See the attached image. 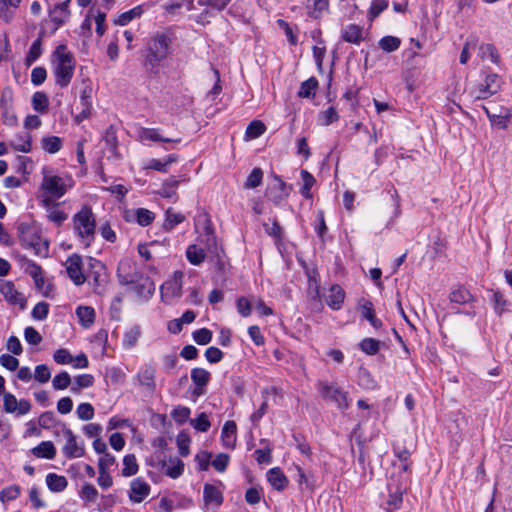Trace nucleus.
<instances>
[{
    "mask_svg": "<svg viewBox=\"0 0 512 512\" xmlns=\"http://www.w3.org/2000/svg\"><path fill=\"white\" fill-rule=\"evenodd\" d=\"M77 417L82 421H89L94 417V408L90 403H81L76 409Z\"/></svg>",
    "mask_w": 512,
    "mask_h": 512,
    "instance_id": "09e8293b",
    "label": "nucleus"
},
{
    "mask_svg": "<svg viewBox=\"0 0 512 512\" xmlns=\"http://www.w3.org/2000/svg\"><path fill=\"white\" fill-rule=\"evenodd\" d=\"M338 114L335 108L329 107L325 111L321 112L320 114V123L323 126H328L331 123L338 120Z\"/></svg>",
    "mask_w": 512,
    "mask_h": 512,
    "instance_id": "0e129e2a",
    "label": "nucleus"
},
{
    "mask_svg": "<svg viewBox=\"0 0 512 512\" xmlns=\"http://www.w3.org/2000/svg\"><path fill=\"white\" fill-rule=\"evenodd\" d=\"M53 360L60 365H70L73 361V356L67 349L60 348L54 352Z\"/></svg>",
    "mask_w": 512,
    "mask_h": 512,
    "instance_id": "3c124183",
    "label": "nucleus"
},
{
    "mask_svg": "<svg viewBox=\"0 0 512 512\" xmlns=\"http://www.w3.org/2000/svg\"><path fill=\"white\" fill-rule=\"evenodd\" d=\"M142 13H143L142 6H136V7L132 8L131 10L126 11V12L122 13L121 15H119V17L117 18L115 23L120 26H125L133 19L139 18L142 15Z\"/></svg>",
    "mask_w": 512,
    "mask_h": 512,
    "instance_id": "a19ab883",
    "label": "nucleus"
},
{
    "mask_svg": "<svg viewBox=\"0 0 512 512\" xmlns=\"http://www.w3.org/2000/svg\"><path fill=\"white\" fill-rule=\"evenodd\" d=\"M492 301L494 304L495 312L498 315H501L503 312L506 311L508 302L501 292H499V291L494 292L493 296H492Z\"/></svg>",
    "mask_w": 512,
    "mask_h": 512,
    "instance_id": "6e6d98bb",
    "label": "nucleus"
},
{
    "mask_svg": "<svg viewBox=\"0 0 512 512\" xmlns=\"http://www.w3.org/2000/svg\"><path fill=\"white\" fill-rule=\"evenodd\" d=\"M378 44L384 52L391 53L400 47L401 41L395 36H385L379 40Z\"/></svg>",
    "mask_w": 512,
    "mask_h": 512,
    "instance_id": "79ce46f5",
    "label": "nucleus"
},
{
    "mask_svg": "<svg viewBox=\"0 0 512 512\" xmlns=\"http://www.w3.org/2000/svg\"><path fill=\"white\" fill-rule=\"evenodd\" d=\"M161 471L172 479L179 478L184 472V463L177 457H170L159 463Z\"/></svg>",
    "mask_w": 512,
    "mask_h": 512,
    "instance_id": "2eb2a0df",
    "label": "nucleus"
},
{
    "mask_svg": "<svg viewBox=\"0 0 512 512\" xmlns=\"http://www.w3.org/2000/svg\"><path fill=\"white\" fill-rule=\"evenodd\" d=\"M266 131V126L263 122L259 120H255L251 122L246 131H245V139L252 140L260 137Z\"/></svg>",
    "mask_w": 512,
    "mask_h": 512,
    "instance_id": "e433bc0d",
    "label": "nucleus"
},
{
    "mask_svg": "<svg viewBox=\"0 0 512 512\" xmlns=\"http://www.w3.org/2000/svg\"><path fill=\"white\" fill-rule=\"evenodd\" d=\"M138 138L142 142L146 141H163V142H179V140H172L164 138L160 135L158 129L154 128H140L138 131Z\"/></svg>",
    "mask_w": 512,
    "mask_h": 512,
    "instance_id": "c756f323",
    "label": "nucleus"
},
{
    "mask_svg": "<svg viewBox=\"0 0 512 512\" xmlns=\"http://www.w3.org/2000/svg\"><path fill=\"white\" fill-rule=\"evenodd\" d=\"M480 53L482 58H490L493 63H498L499 55L496 48L492 44H484L480 47Z\"/></svg>",
    "mask_w": 512,
    "mask_h": 512,
    "instance_id": "69168bd1",
    "label": "nucleus"
},
{
    "mask_svg": "<svg viewBox=\"0 0 512 512\" xmlns=\"http://www.w3.org/2000/svg\"><path fill=\"white\" fill-rule=\"evenodd\" d=\"M66 272L71 281L80 286L85 283L86 276L83 273L82 259L79 255L69 256L65 262Z\"/></svg>",
    "mask_w": 512,
    "mask_h": 512,
    "instance_id": "f8f14e48",
    "label": "nucleus"
},
{
    "mask_svg": "<svg viewBox=\"0 0 512 512\" xmlns=\"http://www.w3.org/2000/svg\"><path fill=\"white\" fill-rule=\"evenodd\" d=\"M75 58L66 45H58L51 55V69L55 83L61 88L67 87L75 71Z\"/></svg>",
    "mask_w": 512,
    "mask_h": 512,
    "instance_id": "f257e3e1",
    "label": "nucleus"
},
{
    "mask_svg": "<svg viewBox=\"0 0 512 512\" xmlns=\"http://www.w3.org/2000/svg\"><path fill=\"white\" fill-rule=\"evenodd\" d=\"M341 37L345 42L359 45L364 40L363 27L349 24L342 29Z\"/></svg>",
    "mask_w": 512,
    "mask_h": 512,
    "instance_id": "4be33fe9",
    "label": "nucleus"
},
{
    "mask_svg": "<svg viewBox=\"0 0 512 512\" xmlns=\"http://www.w3.org/2000/svg\"><path fill=\"white\" fill-rule=\"evenodd\" d=\"M165 216L166 217L163 227L167 231L172 230L176 225L182 223L185 219L181 213H178L171 208L167 209Z\"/></svg>",
    "mask_w": 512,
    "mask_h": 512,
    "instance_id": "c9c22d12",
    "label": "nucleus"
},
{
    "mask_svg": "<svg viewBox=\"0 0 512 512\" xmlns=\"http://www.w3.org/2000/svg\"><path fill=\"white\" fill-rule=\"evenodd\" d=\"M45 481L48 489L55 493L64 491L68 485L66 477L56 473H48Z\"/></svg>",
    "mask_w": 512,
    "mask_h": 512,
    "instance_id": "c85d7f7f",
    "label": "nucleus"
},
{
    "mask_svg": "<svg viewBox=\"0 0 512 512\" xmlns=\"http://www.w3.org/2000/svg\"><path fill=\"white\" fill-rule=\"evenodd\" d=\"M34 378L37 382L43 384L51 378V371L45 364H40L35 367Z\"/></svg>",
    "mask_w": 512,
    "mask_h": 512,
    "instance_id": "603ef678",
    "label": "nucleus"
},
{
    "mask_svg": "<svg viewBox=\"0 0 512 512\" xmlns=\"http://www.w3.org/2000/svg\"><path fill=\"white\" fill-rule=\"evenodd\" d=\"M41 206L45 209L47 219L57 226H60L68 218V215L60 209L59 203L48 198H41Z\"/></svg>",
    "mask_w": 512,
    "mask_h": 512,
    "instance_id": "4468645a",
    "label": "nucleus"
},
{
    "mask_svg": "<svg viewBox=\"0 0 512 512\" xmlns=\"http://www.w3.org/2000/svg\"><path fill=\"white\" fill-rule=\"evenodd\" d=\"M263 172L260 168H254L245 182V188L253 189L262 183Z\"/></svg>",
    "mask_w": 512,
    "mask_h": 512,
    "instance_id": "8fccbe9b",
    "label": "nucleus"
},
{
    "mask_svg": "<svg viewBox=\"0 0 512 512\" xmlns=\"http://www.w3.org/2000/svg\"><path fill=\"white\" fill-rule=\"evenodd\" d=\"M72 382L71 376L68 372L62 371L54 376L52 379V386L55 390H65Z\"/></svg>",
    "mask_w": 512,
    "mask_h": 512,
    "instance_id": "37998d69",
    "label": "nucleus"
},
{
    "mask_svg": "<svg viewBox=\"0 0 512 512\" xmlns=\"http://www.w3.org/2000/svg\"><path fill=\"white\" fill-rule=\"evenodd\" d=\"M0 364L9 371H15L19 366V360L10 354H2Z\"/></svg>",
    "mask_w": 512,
    "mask_h": 512,
    "instance_id": "774afa93",
    "label": "nucleus"
},
{
    "mask_svg": "<svg viewBox=\"0 0 512 512\" xmlns=\"http://www.w3.org/2000/svg\"><path fill=\"white\" fill-rule=\"evenodd\" d=\"M122 464L123 468L121 470V475L123 477H131L138 473L139 465L134 454L125 455L122 460Z\"/></svg>",
    "mask_w": 512,
    "mask_h": 512,
    "instance_id": "473e14b6",
    "label": "nucleus"
},
{
    "mask_svg": "<svg viewBox=\"0 0 512 512\" xmlns=\"http://www.w3.org/2000/svg\"><path fill=\"white\" fill-rule=\"evenodd\" d=\"M344 298L345 293L343 289L338 285H333L326 296V303L332 309L338 310L341 308Z\"/></svg>",
    "mask_w": 512,
    "mask_h": 512,
    "instance_id": "cd10ccee",
    "label": "nucleus"
},
{
    "mask_svg": "<svg viewBox=\"0 0 512 512\" xmlns=\"http://www.w3.org/2000/svg\"><path fill=\"white\" fill-rule=\"evenodd\" d=\"M388 7V1L386 0H373L369 9V19L372 21L380 15Z\"/></svg>",
    "mask_w": 512,
    "mask_h": 512,
    "instance_id": "4d7b16f0",
    "label": "nucleus"
},
{
    "mask_svg": "<svg viewBox=\"0 0 512 512\" xmlns=\"http://www.w3.org/2000/svg\"><path fill=\"white\" fill-rule=\"evenodd\" d=\"M171 43V37L167 33H155L149 42L148 60L151 63L164 60L170 53Z\"/></svg>",
    "mask_w": 512,
    "mask_h": 512,
    "instance_id": "39448f33",
    "label": "nucleus"
},
{
    "mask_svg": "<svg viewBox=\"0 0 512 512\" xmlns=\"http://www.w3.org/2000/svg\"><path fill=\"white\" fill-rule=\"evenodd\" d=\"M186 258L192 265L198 266L205 260L206 253L201 247L192 244L186 249Z\"/></svg>",
    "mask_w": 512,
    "mask_h": 512,
    "instance_id": "72a5a7b5",
    "label": "nucleus"
},
{
    "mask_svg": "<svg viewBox=\"0 0 512 512\" xmlns=\"http://www.w3.org/2000/svg\"><path fill=\"white\" fill-rule=\"evenodd\" d=\"M483 83L485 84L487 91L494 95L500 91L502 79L496 73H489L486 75Z\"/></svg>",
    "mask_w": 512,
    "mask_h": 512,
    "instance_id": "58836bf2",
    "label": "nucleus"
},
{
    "mask_svg": "<svg viewBox=\"0 0 512 512\" xmlns=\"http://www.w3.org/2000/svg\"><path fill=\"white\" fill-rule=\"evenodd\" d=\"M134 290L141 299L148 300L155 292V283L149 277L141 278Z\"/></svg>",
    "mask_w": 512,
    "mask_h": 512,
    "instance_id": "393cba45",
    "label": "nucleus"
},
{
    "mask_svg": "<svg viewBox=\"0 0 512 512\" xmlns=\"http://www.w3.org/2000/svg\"><path fill=\"white\" fill-rule=\"evenodd\" d=\"M203 500L207 509L218 508L223 503V495L214 485L205 484L203 488Z\"/></svg>",
    "mask_w": 512,
    "mask_h": 512,
    "instance_id": "dca6fc26",
    "label": "nucleus"
},
{
    "mask_svg": "<svg viewBox=\"0 0 512 512\" xmlns=\"http://www.w3.org/2000/svg\"><path fill=\"white\" fill-rule=\"evenodd\" d=\"M98 496L97 489L89 483H86L82 486L80 491V497L85 501H95Z\"/></svg>",
    "mask_w": 512,
    "mask_h": 512,
    "instance_id": "e2e57ef3",
    "label": "nucleus"
},
{
    "mask_svg": "<svg viewBox=\"0 0 512 512\" xmlns=\"http://www.w3.org/2000/svg\"><path fill=\"white\" fill-rule=\"evenodd\" d=\"M221 441L224 447L234 449L237 441V425L234 421L225 422L222 432Z\"/></svg>",
    "mask_w": 512,
    "mask_h": 512,
    "instance_id": "aec40b11",
    "label": "nucleus"
},
{
    "mask_svg": "<svg viewBox=\"0 0 512 512\" xmlns=\"http://www.w3.org/2000/svg\"><path fill=\"white\" fill-rule=\"evenodd\" d=\"M72 184L73 182L70 178H64L44 170L43 180L41 183V198H48L51 201H56L66 194V192L72 187Z\"/></svg>",
    "mask_w": 512,
    "mask_h": 512,
    "instance_id": "7ed1b4c3",
    "label": "nucleus"
},
{
    "mask_svg": "<svg viewBox=\"0 0 512 512\" xmlns=\"http://www.w3.org/2000/svg\"><path fill=\"white\" fill-rule=\"evenodd\" d=\"M511 117V114L508 109H503L499 114L494 113L493 115H489V121L492 126H497L501 129H507L508 122Z\"/></svg>",
    "mask_w": 512,
    "mask_h": 512,
    "instance_id": "4c0bfd02",
    "label": "nucleus"
},
{
    "mask_svg": "<svg viewBox=\"0 0 512 512\" xmlns=\"http://www.w3.org/2000/svg\"><path fill=\"white\" fill-rule=\"evenodd\" d=\"M49 100L45 93L43 92H36L32 96V106L33 109L38 112H46L48 109Z\"/></svg>",
    "mask_w": 512,
    "mask_h": 512,
    "instance_id": "a18cd8bd",
    "label": "nucleus"
},
{
    "mask_svg": "<svg viewBox=\"0 0 512 512\" xmlns=\"http://www.w3.org/2000/svg\"><path fill=\"white\" fill-rule=\"evenodd\" d=\"M76 315L80 324L85 328L90 327L94 323L95 310L90 306H79L76 309Z\"/></svg>",
    "mask_w": 512,
    "mask_h": 512,
    "instance_id": "2f4dec72",
    "label": "nucleus"
},
{
    "mask_svg": "<svg viewBox=\"0 0 512 512\" xmlns=\"http://www.w3.org/2000/svg\"><path fill=\"white\" fill-rule=\"evenodd\" d=\"M301 179L303 182L302 187H301V194L305 198L309 199L312 197L310 190L315 183V178L308 171L302 170L301 171Z\"/></svg>",
    "mask_w": 512,
    "mask_h": 512,
    "instance_id": "c03bdc74",
    "label": "nucleus"
},
{
    "mask_svg": "<svg viewBox=\"0 0 512 512\" xmlns=\"http://www.w3.org/2000/svg\"><path fill=\"white\" fill-rule=\"evenodd\" d=\"M191 379L196 385L193 394L200 396L204 393V387L207 385L210 379V373L203 368H194L191 371Z\"/></svg>",
    "mask_w": 512,
    "mask_h": 512,
    "instance_id": "412c9836",
    "label": "nucleus"
},
{
    "mask_svg": "<svg viewBox=\"0 0 512 512\" xmlns=\"http://www.w3.org/2000/svg\"><path fill=\"white\" fill-rule=\"evenodd\" d=\"M62 435L65 440V444L62 447V453L67 458H80L84 455V446L77 442L76 436L69 428L62 430Z\"/></svg>",
    "mask_w": 512,
    "mask_h": 512,
    "instance_id": "1a4fd4ad",
    "label": "nucleus"
},
{
    "mask_svg": "<svg viewBox=\"0 0 512 512\" xmlns=\"http://www.w3.org/2000/svg\"><path fill=\"white\" fill-rule=\"evenodd\" d=\"M308 15L313 19L321 18L329 10L328 0H307Z\"/></svg>",
    "mask_w": 512,
    "mask_h": 512,
    "instance_id": "a878e982",
    "label": "nucleus"
},
{
    "mask_svg": "<svg viewBox=\"0 0 512 512\" xmlns=\"http://www.w3.org/2000/svg\"><path fill=\"white\" fill-rule=\"evenodd\" d=\"M191 425L198 431L206 432L210 428V421L205 413H201L196 419L191 420Z\"/></svg>",
    "mask_w": 512,
    "mask_h": 512,
    "instance_id": "338daca9",
    "label": "nucleus"
},
{
    "mask_svg": "<svg viewBox=\"0 0 512 512\" xmlns=\"http://www.w3.org/2000/svg\"><path fill=\"white\" fill-rule=\"evenodd\" d=\"M32 453L38 458L51 460L55 458L56 449L51 441H43L32 449Z\"/></svg>",
    "mask_w": 512,
    "mask_h": 512,
    "instance_id": "7c9ffc66",
    "label": "nucleus"
},
{
    "mask_svg": "<svg viewBox=\"0 0 512 512\" xmlns=\"http://www.w3.org/2000/svg\"><path fill=\"white\" fill-rule=\"evenodd\" d=\"M449 300L452 304L472 305L475 297L462 285L454 286L449 293Z\"/></svg>",
    "mask_w": 512,
    "mask_h": 512,
    "instance_id": "f3484780",
    "label": "nucleus"
},
{
    "mask_svg": "<svg viewBox=\"0 0 512 512\" xmlns=\"http://www.w3.org/2000/svg\"><path fill=\"white\" fill-rule=\"evenodd\" d=\"M163 8L170 14H174L178 9L185 8L188 11L194 9L192 0H182L179 2H174L170 4H166Z\"/></svg>",
    "mask_w": 512,
    "mask_h": 512,
    "instance_id": "864d4df0",
    "label": "nucleus"
},
{
    "mask_svg": "<svg viewBox=\"0 0 512 512\" xmlns=\"http://www.w3.org/2000/svg\"><path fill=\"white\" fill-rule=\"evenodd\" d=\"M267 480L278 491L284 490L288 485V478L278 467L272 468L267 472Z\"/></svg>",
    "mask_w": 512,
    "mask_h": 512,
    "instance_id": "b1692460",
    "label": "nucleus"
},
{
    "mask_svg": "<svg viewBox=\"0 0 512 512\" xmlns=\"http://www.w3.org/2000/svg\"><path fill=\"white\" fill-rule=\"evenodd\" d=\"M72 229L84 247H89L95 238L96 219L89 206H83L72 217Z\"/></svg>",
    "mask_w": 512,
    "mask_h": 512,
    "instance_id": "f03ea898",
    "label": "nucleus"
},
{
    "mask_svg": "<svg viewBox=\"0 0 512 512\" xmlns=\"http://www.w3.org/2000/svg\"><path fill=\"white\" fill-rule=\"evenodd\" d=\"M41 146L45 152L55 154L62 148V139L58 136H45L41 139Z\"/></svg>",
    "mask_w": 512,
    "mask_h": 512,
    "instance_id": "f704fd0d",
    "label": "nucleus"
},
{
    "mask_svg": "<svg viewBox=\"0 0 512 512\" xmlns=\"http://www.w3.org/2000/svg\"><path fill=\"white\" fill-rule=\"evenodd\" d=\"M42 48H41V40L37 39L35 40L26 56L25 63L27 66L32 65L41 55Z\"/></svg>",
    "mask_w": 512,
    "mask_h": 512,
    "instance_id": "de8ad7c7",
    "label": "nucleus"
},
{
    "mask_svg": "<svg viewBox=\"0 0 512 512\" xmlns=\"http://www.w3.org/2000/svg\"><path fill=\"white\" fill-rule=\"evenodd\" d=\"M48 312L49 304L46 302H39L34 306L31 314L35 320L41 321L47 318Z\"/></svg>",
    "mask_w": 512,
    "mask_h": 512,
    "instance_id": "bf43d9fd",
    "label": "nucleus"
},
{
    "mask_svg": "<svg viewBox=\"0 0 512 512\" xmlns=\"http://www.w3.org/2000/svg\"><path fill=\"white\" fill-rule=\"evenodd\" d=\"M0 293L9 304L19 306L20 309H25L26 298L16 289L13 282L0 280Z\"/></svg>",
    "mask_w": 512,
    "mask_h": 512,
    "instance_id": "9b49d317",
    "label": "nucleus"
},
{
    "mask_svg": "<svg viewBox=\"0 0 512 512\" xmlns=\"http://www.w3.org/2000/svg\"><path fill=\"white\" fill-rule=\"evenodd\" d=\"M9 145L15 151L29 153L32 149V136L29 132H19L9 141Z\"/></svg>",
    "mask_w": 512,
    "mask_h": 512,
    "instance_id": "6ab92c4d",
    "label": "nucleus"
},
{
    "mask_svg": "<svg viewBox=\"0 0 512 512\" xmlns=\"http://www.w3.org/2000/svg\"><path fill=\"white\" fill-rule=\"evenodd\" d=\"M182 271H175L160 287L161 299L166 304H172L182 297L183 293Z\"/></svg>",
    "mask_w": 512,
    "mask_h": 512,
    "instance_id": "20e7f679",
    "label": "nucleus"
},
{
    "mask_svg": "<svg viewBox=\"0 0 512 512\" xmlns=\"http://www.w3.org/2000/svg\"><path fill=\"white\" fill-rule=\"evenodd\" d=\"M155 374V367L150 363H145L139 368L133 380L136 385L145 387L149 391H153L156 387Z\"/></svg>",
    "mask_w": 512,
    "mask_h": 512,
    "instance_id": "ddd939ff",
    "label": "nucleus"
},
{
    "mask_svg": "<svg viewBox=\"0 0 512 512\" xmlns=\"http://www.w3.org/2000/svg\"><path fill=\"white\" fill-rule=\"evenodd\" d=\"M193 339L199 345H206L212 339V332L206 328H201L193 333Z\"/></svg>",
    "mask_w": 512,
    "mask_h": 512,
    "instance_id": "680f3d73",
    "label": "nucleus"
},
{
    "mask_svg": "<svg viewBox=\"0 0 512 512\" xmlns=\"http://www.w3.org/2000/svg\"><path fill=\"white\" fill-rule=\"evenodd\" d=\"M21 242L31 249L34 253L41 257H46L49 252V243L43 239L39 230L35 227H24L20 232Z\"/></svg>",
    "mask_w": 512,
    "mask_h": 512,
    "instance_id": "423d86ee",
    "label": "nucleus"
},
{
    "mask_svg": "<svg viewBox=\"0 0 512 512\" xmlns=\"http://www.w3.org/2000/svg\"><path fill=\"white\" fill-rule=\"evenodd\" d=\"M379 341L373 339V338H366L361 341L360 348L363 352L369 355H374L379 350Z\"/></svg>",
    "mask_w": 512,
    "mask_h": 512,
    "instance_id": "13d9d810",
    "label": "nucleus"
},
{
    "mask_svg": "<svg viewBox=\"0 0 512 512\" xmlns=\"http://www.w3.org/2000/svg\"><path fill=\"white\" fill-rule=\"evenodd\" d=\"M318 391L325 400L334 402L338 408L347 409L349 407L347 392L340 387L321 381L318 383Z\"/></svg>",
    "mask_w": 512,
    "mask_h": 512,
    "instance_id": "0eeeda50",
    "label": "nucleus"
},
{
    "mask_svg": "<svg viewBox=\"0 0 512 512\" xmlns=\"http://www.w3.org/2000/svg\"><path fill=\"white\" fill-rule=\"evenodd\" d=\"M69 0L62 2L54 7L50 12L51 20L59 27L69 18Z\"/></svg>",
    "mask_w": 512,
    "mask_h": 512,
    "instance_id": "bb28decb",
    "label": "nucleus"
},
{
    "mask_svg": "<svg viewBox=\"0 0 512 512\" xmlns=\"http://www.w3.org/2000/svg\"><path fill=\"white\" fill-rule=\"evenodd\" d=\"M21 488L18 485H10L0 491V501L5 503L19 497Z\"/></svg>",
    "mask_w": 512,
    "mask_h": 512,
    "instance_id": "49530a36",
    "label": "nucleus"
},
{
    "mask_svg": "<svg viewBox=\"0 0 512 512\" xmlns=\"http://www.w3.org/2000/svg\"><path fill=\"white\" fill-rule=\"evenodd\" d=\"M289 194V190L286 184L278 177H275L274 181L267 189V196L274 203L278 204Z\"/></svg>",
    "mask_w": 512,
    "mask_h": 512,
    "instance_id": "a211bd4d",
    "label": "nucleus"
},
{
    "mask_svg": "<svg viewBox=\"0 0 512 512\" xmlns=\"http://www.w3.org/2000/svg\"><path fill=\"white\" fill-rule=\"evenodd\" d=\"M469 93H470V96L475 100L487 99L488 97L493 95L487 91L484 83H479V84L473 86Z\"/></svg>",
    "mask_w": 512,
    "mask_h": 512,
    "instance_id": "052dcab7",
    "label": "nucleus"
},
{
    "mask_svg": "<svg viewBox=\"0 0 512 512\" xmlns=\"http://www.w3.org/2000/svg\"><path fill=\"white\" fill-rule=\"evenodd\" d=\"M190 409L185 406H177L173 409L171 416L179 424L185 423L190 416Z\"/></svg>",
    "mask_w": 512,
    "mask_h": 512,
    "instance_id": "5fc2aeb1",
    "label": "nucleus"
},
{
    "mask_svg": "<svg viewBox=\"0 0 512 512\" xmlns=\"http://www.w3.org/2000/svg\"><path fill=\"white\" fill-rule=\"evenodd\" d=\"M3 410L7 414H12L16 417L27 415L31 411V403L26 399H17L16 396L10 392L3 394Z\"/></svg>",
    "mask_w": 512,
    "mask_h": 512,
    "instance_id": "6e6552de",
    "label": "nucleus"
},
{
    "mask_svg": "<svg viewBox=\"0 0 512 512\" xmlns=\"http://www.w3.org/2000/svg\"><path fill=\"white\" fill-rule=\"evenodd\" d=\"M317 87L318 81L314 77L309 78L301 84L298 96L302 98H310L314 96Z\"/></svg>",
    "mask_w": 512,
    "mask_h": 512,
    "instance_id": "ea45409f",
    "label": "nucleus"
},
{
    "mask_svg": "<svg viewBox=\"0 0 512 512\" xmlns=\"http://www.w3.org/2000/svg\"><path fill=\"white\" fill-rule=\"evenodd\" d=\"M134 217L136 222L145 227V226H148L150 225L154 219H155V214L148 210V209H145V208H138L134 211H127L125 213V218L126 220H131V218Z\"/></svg>",
    "mask_w": 512,
    "mask_h": 512,
    "instance_id": "5701e85b",
    "label": "nucleus"
},
{
    "mask_svg": "<svg viewBox=\"0 0 512 512\" xmlns=\"http://www.w3.org/2000/svg\"><path fill=\"white\" fill-rule=\"evenodd\" d=\"M151 493V487L143 478H134L129 484L128 497L134 504L142 503Z\"/></svg>",
    "mask_w": 512,
    "mask_h": 512,
    "instance_id": "9d476101",
    "label": "nucleus"
}]
</instances>
